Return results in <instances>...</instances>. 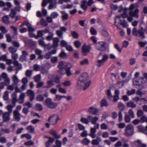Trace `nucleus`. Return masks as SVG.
<instances>
[{"mask_svg":"<svg viewBox=\"0 0 147 147\" xmlns=\"http://www.w3.org/2000/svg\"><path fill=\"white\" fill-rule=\"evenodd\" d=\"M88 77L87 74L83 73L79 77L77 83V87L79 89H81L84 86L83 90H85L90 86L91 83V81H88Z\"/></svg>","mask_w":147,"mask_h":147,"instance_id":"1","label":"nucleus"},{"mask_svg":"<svg viewBox=\"0 0 147 147\" xmlns=\"http://www.w3.org/2000/svg\"><path fill=\"white\" fill-rule=\"evenodd\" d=\"M128 10V8H125L123 10V12L121 14V17L125 18H127L128 21L131 22L133 20V17H134L136 18H138L139 10L138 9H136L134 11H130L129 13V15L130 16H128L127 14V11Z\"/></svg>","mask_w":147,"mask_h":147,"instance_id":"2","label":"nucleus"},{"mask_svg":"<svg viewBox=\"0 0 147 147\" xmlns=\"http://www.w3.org/2000/svg\"><path fill=\"white\" fill-rule=\"evenodd\" d=\"M145 30L142 27L138 30L136 28L134 27L132 29V34L134 36H138L141 38H144L145 37Z\"/></svg>","mask_w":147,"mask_h":147,"instance_id":"3","label":"nucleus"},{"mask_svg":"<svg viewBox=\"0 0 147 147\" xmlns=\"http://www.w3.org/2000/svg\"><path fill=\"white\" fill-rule=\"evenodd\" d=\"M101 56L102 57V59H100L98 60L96 62V65L99 67H100L103 65L109 58L108 55L106 54L102 55L101 53L99 55L98 58Z\"/></svg>","mask_w":147,"mask_h":147,"instance_id":"4","label":"nucleus"},{"mask_svg":"<svg viewBox=\"0 0 147 147\" xmlns=\"http://www.w3.org/2000/svg\"><path fill=\"white\" fill-rule=\"evenodd\" d=\"M125 134L127 136L133 134L134 129L133 125L131 124H128L125 128Z\"/></svg>","mask_w":147,"mask_h":147,"instance_id":"5","label":"nucleus"},{"mask_svg":"<svg viewBox=\"0 0 147 147\" xmlns=\"http://www.w3.org/2000/svg\"><path fill=\"white\" fill-rule=\"evenodd\" d=\"M106 43L103 42H99L95 45V48L98 50L104 51L106 50L105 46Z\"/></svg>","mask_w":147,"mask_h":147,"instance_id":"6","label":"nucleus"},{"mask_svg":"<svg viewBox=\"0 0 147 147\" xmlns=\"http://www.w3.org/2000/svg\"><path fill=\"white\" fill-rule=\"evenodd\" d=\"M69 65L68 63H64L62 61H60L59 62L58 67L61 70V71H59V73L61 75H63L64 73L63 72V70L64 69H66L67 67Z\"/></svg>","mask_w":147,"mask_h":147,"instance_id":"7","label":"nucleus"},{"mask_svg":"<svg viewBox=\"0 0 147 147\" xmlns=\"http://www.w3.org/2000/svg\"><path fill=\"white\" fill-rule=\"evenodd\" d=\"M91 47L89 45L84 44L82 48V53L83 55L86 56L90 52Z\"/></svg>","mask_w":147,"mask_h":147,"instance_id":"8","label":"nucleus"},{"mask_svg":"<svg viewBox=\"0 0 147 147\" xmlns=\"http://www.w3.org/2000/svg\"><path fill=\"white\" fill-rule=\"evenodd\" d=\"M59 119V117L53 116L49 118L48 121L51 122L52 125H54L57 123L58 120Z\"/></svg>","mask_w":147,"mask_h":147,"instance_id":"9","label":"nucleus"},{"mask_svg":"<svg viewBox=\"0 0 147 147\" xmlns=\"http://www.w3.org/2000/svg\"><path fill=\"white\" fill-rule=\"evenodd\" d=\"M13 118L16 121H19L20 119L21 114L17 110H14L13 112Z\"/></svg>","mask_w":147,"mask_h":147,"instance_id":"10","label":"nucleus"},{"mask_svg":"<svg viewBox=\"0 0 147 147\" xmlns=\"http://www.w3.org/2000/svg\"><path fill=\"white\" fill-rule=\"evenodd\" d=\"M11 114L9 113L5 112L3 114V121L6 122L8 121L10 119V116Z\"/></svg>","mask_w":147,"mask_h":147,"instance_id":"11","label":"nucleus"},{"mask_svg":"<svg viewBox=\"0 0 147 147\" xmlns=\"http://www.w3.org/2000/svg\"><path fill=\"white\" fill-rule=\"evenodd\" d=\"M27 96H29L30 99L31 101L33 100L35 97V93L34 92L31 90H28L26 92Z\"/></svg>","mask_w":147,"mask_h":147,"instance_id":"12","label":"nucleus"},{"mask_svg":"<svg viewBox=\"0 0 147 147\" xmlns=\"http://www.w3.org/2000/svg\"><path fill=\"white\" fill-rule=\"evenodd\" d=\"M49 32V30L48 29H45L44 30H40L38 31L37 36H36L35 38L37 39L38 37H41L44 34Z\"/></svg>","mask_w":147,"mask_h":147,"instance_id":"13","label":"nucleus"},{"mask_svg":"<svg viewBox=\"0 0 147 147\" xmlns=\"http://www.w3.org/2000/svg\"><path fill=\"white\" fill-rule=\"evenodd\" d=\"M98 111V109L92 107H91L89 108L88 111L89 113L92 115L96 114Z\"/></svg>","mask_w":147,"mask_h":147,"instance_id":"14","label":"nucleus"},{"mask_svg":"<svg viewBox=\"0 0 147 147\" xmlns=\"http://www.w3.org/2000/svg\"><path fill=\"white\" fill-rule=\"evenodd\" d=\"M92 117V116L90 115L87 117V118L84 117H82L80 119V121L84 123L88 124L89 121L91 120Z\"/></svg>","mask_w":147,"mask_h":147,"instance_id":"15","label":"nucleus"},{"mask_svg":"<svg viewBox=\"0 0 147 147\" xmlns=\"http://www.w3.org/2000/svg\"><path fill=\"white\" fill-rule=\"evenodd\" d=\"M81 7L82 9L84 11L87 10L88 8L87 0H83L81 2Z\"/></svg>","mask_w":147,"mask_h":147,"instance_id":"16","label":"nucleus"},{"mask_svg":"<svg viewBox=\"0 0 147 147\" xmlns=\"http://www.w3.org/2000/svg\"><path fill=\"white\" fill-rule=\"evenodd\" d=\"M140 73L139 72H136L135 74V78L133 79V84H137L139 82V80H138V76L140 75Z\"/></svg>","mask_w":147,"mask_h":147,"instance_id":"17","label":"nucleus"},{"mask_svg":"<svg viewBox=\"0 0 147 147\" xmlns=\"http://www.w3.org/2000/svg\"><path fill=\"white\" fill-rule=\"evenodd\" d=\"M101 141V138L99 137H96V139H94L92 141V144L95 145H98Z\"/></svg>","mask_w":147,"mask_h":147,"instance_id":"18","label":"nucleus"},{"mask_svg":"<svg viewBox=\"0 0 147 147\" xmlns=\"http://www.w3.org/2000/svg\"><path fill=\"white\" fill-rule=\"evenodd\" d=\"M56 1L55 0L54 2L53 0L50 3V4L49 6V9H54L56 7Z\"/></svg>","mask_w":147,"mask_h":147,"instance_id":"19","label":"nucleus"},{"mask_svg":"<svg viewBox=\"0 0 147 147\" xmlns=\"http://www.w3.org/2000/svg\"><path fill=\"white\" fill-rule=\"evenodd\" d=\"M49 138V140L45 143L46 147H50L54 141V139L53 138L51 137Z\"/></svg>","mask_w":147,"mask_h":147,"instance_id":"20","label":"nucleus"},{"mask_svg":"<svg viewBox=\"0 0 147 147\" xmlns=\"http://www.w3.org/2000/svg\"><path fill=\"white\" fill-rule=\"evenodd\" d=\"M139 83L136 84H134V85H140L142 84H144L147 82V80L145 79V78L142 77H140L138 79Z\"/></svg>","mask_w":147,"mask_h":147,"instance_id":"21","label":"nucleus"},{"mask_svg":"<svg viewBox=\"0 0 147 147\" xmlns=\"http://www.w3.org/2000/svg\"><path fill=\"white\" fill-rule=\"evenodd\" d=\"M96 131L94 130L93 128H91L90 133L88 134V135L91 137L92 138H94L96 137Z\"/></svg>","mask_w":147,"mask_h":147,"instance_id":"22","label":"nucleus"},{"mask_svg":"<svg viewBox=\"0 0 147 147\" xmlns=\"http://www.w3.org/2000/svg\"><path fill=\"white\" fill-rule=\"evenodd\" d=\"M59 41V39L58 38H55L53 40V47L54 48H56L58 47V43Z\"/></svg>","mask_w":147,"mask_h":147,"instance_id":"23","label":"nucleus"},{"mask_svg":"<svg viewBox=\"0 0 147 147\" xmlns=\"http://www.w3.org/2000/svg\"><path fill=\"white\" fill-rule=\"evenodd\" d=\"M25 96V95L24 93H22L20 94L19 98L18 100L19 103L22 104L24 102Z\"/></svg>","mask_w":147,"mask_h":147,"instance_id":"24","label":"nucleus"},{"mask_svg":"<svg viewBox=\"0 0 147 147\" xmlns=\"http://www.w3.org/2000/svg\"><path fill=\"white\" fill-rule=\"evenodd\" d=\"M12 98V104H16V103L17 101V95L16 93L14 92L13 94L11 96Z\"/></svg>","mask_w":147,"mask_h":147,"instance_id":"25","label":"nucleus"},{"mask_svg":"<svg viewBox=\"0 0 147 147\" xmlns=\"http://www.w3.org/2000/svg\"><path fill=\"white\" fill-rule=\"evenodd\" d=\"M12 79L14 85L17 86L18 83L20 82V80L17 76L16 75L13 76L12 77Z\"/></svg>","mask_w":147,"mask_h":147,"instance_id":"26","label":"nucleus"},{"mask_svg":"<svg viewBox=\"0 0 147 147\" xmlns=\"http://www.w3.org/2000/svg\"><path fill=\"white\" fill-rule=\"evenodd\" d=\"M117 16V19H118L121 22V24L122 25L123 27H125L127 26H128V25L127 24V23L125 20H124L123 22H121L120 18L121 17V16Z\"/></svg>","mask_w":147,"mask_h":147,"instance_id":"27","label":"nucleus"},{"mask_svg":"<svg viewBox=\"0 0 147 147\" xmlns=\"http://www.w3.org/2000/svg\"><path fill=\"white\" fill-rule=\"evenodd\" d=\"M13 64L15 66L17 67V69H18L19 70H20L22 68V65L20 64L17 61H13Z\"/></svg>","mask_w":147,"mask_h":147,"instance_id":"28","label":"nucleus"},{"mask_svg":"<svg viewBox=\"0 0 147 147\" xmlns=\"http://www.w3.org/2000/svg\"><path fill=\"white\" fill-rule=\"evenodd\" d=\"M13 105H9L6 107V108L8 110L7 113L11 114L12 112V108L15 106V104H12Z\"/></svg>","mask_w":147,"mask_h":147,"instance_id":"29","label":"nucleus"},{"mask_svg":"<svg viewBox=\"0 0 147 147\" xmlns=\"http://www.w3.org/2000/svg\"><path fill=\"white\" fill-rule=\"evenodd\" d=\"M26 129L32 133H34L35 132V129L31 125H29L27 126L26 127Z\"/></svg>","mask_w":147,"mask_h":147,"instance_id":"30","label":"nucleus"},{"mask_svg":"<svg viewBox=\"0 0 147 147\" xmlns=\"http://www.w3.org/2000/svg\"><path fill=\"white\" fill-rule=\"evenodd\" d=\"M101 107H107L108 106V103L107 100L105 99L102 100L100 102Z\"/></svg>","mask_w":147,"mask_h":147,"instance_id":"31","label":"nucleus"},{"mask_svg":"<svg viewBox=\"0 0 147 147\" xmlns=\"http://www.w3.org/2000/svg\"><path fill=\"white\" fill-rule=\"evenodd\" d=\"M127 106L128 107H131L132 108H135L136 106V105L132 101L128 102L127 103Z\"/></svg>","mask_w":147,"mask_h":147,"instance_id":"32","label":"nucleus"},{"mask_svg":"<svg viewBox=\"0 0 147 147\" xmlns=\"http://www.w3.org/2000/svg\"><path fill=\"white\" fill-rule=\"evenodd\" d=\"M61 13L62 15V18L63 20H67L68 17V15L64 11H62Z\"/></svg>","mask_w":147,"mask_h":147,"instance_id":"33","label":"nucleus"},{"mask_svg":"<svg viewBox=\"0 0 147 147\" xmlns=\"http://www.w3.org/2000/svg\"><path fill=\"white\" fill-rule=\"evenodd\" d=\"M51 134L55 138L59 139L61 138V136L59 135H58L55 131H52L51 132Z\"/></svg>","mask_w":147,"mask_h":147,"instance_id":"34","label":"nucleus"},{"mask_svg":"<svg viewBox=\"0 0 147 147\" xmlns=\"http://www.w3.org/2000/svg\"><path fill=\"white\" fill-rule=\"evenodd\" d=\"M98 119V117L97 116H95L93 117H92L90 121L92 124L94 125L96 123Z\"/></svg>","mask_w":147,"mask_h":147,"instance_id":"35","label":"nucleus"},{"mask_svg":"<svg viewBox=\"0 0 147 147\" xmlns=\"http://www.w3.org/2000/svg\"><path fill=\"white\" fill-rule=\"evenodd\" d=\"M9 51L10 53L12 54L16 53L17 51V49L11 46L9 47Z\"/></svg>","mask_w":147,"mask_h":147,"instance_id":"36","label":"nucleus"},{"mask_svg":"<svg viewBox=\"0 0 147 147\" xmlns=\"http://www.w3.org/2000/svg\"><path fill=\"white\" fill-rule=\"evenodd\" d=\"M118 107L121 111H122L124 109L125 106L123 103L119 102L118 104Z\"/></svg>","mask_w":147,"mask_h":147,"instance_id":"37","label":"nucleus"},{"mask_svg":"<svg viewBox=\"0 0 147 147\" xmlns=\"http://www.w3.org/2000/svg\"><path fill=\"white\" fill-rule=\"evenodd\" d=\"M44 100V97L41 94H39L37 96L36 100L38 101H42Z\"/></svg>","mask_w":147,"mask_h":147,"instance_id":"38","label":"nucleus"},{"mask_svg":"<svg viewBox=\"0 0 147 147\" xmlns=\"http://www.w3.org/2000/svg\"><path fill=\"white\" fill-rule=\"evenodd\" d=\"M2 21L3 23L8 24L9 22V18L7 16H6L3 17L2 18Z\"/></svg>","mask_w":147,"mask_h":147,"instance_id":"39","label":"nucleus"},{"mask_svg":"<svg viewBox=\"0 0 147 147\" xmlns=\"http://www.w3.org/2000/svg\"><path fill=\"white\" fill-rule=\"evenodd\" d=\"M49 35L46 36V38L47 40L49 41H50L52 40L54 34L52 32H49Z\"/></svg>","mask_w":147,"mask_h":147,"instance_id":"40","label":"nucleus"},{"mask_svg":"<svg viewBox=\"0 0 147 147\" xmlns=\"http://www.w3.org/2000/svg\"><path fill=\"white\" fill-rule=\"evenodd\" d=\"M42 39H39V45L43 47H44V46H47L45 42L43 41V40L44 39V37H42Z\"/></svg>","mask_w":147,"mask_h":147,"instance_id":"41","label":"nucleus"},{"mask_svg":"<svg viewBox=\"0 0 147 147\" xmlns=\"http://www.w3.org/2000/svg\"><path fill=\"white\" fill-rule=\"evenodd\" d=\"M12 59L13 61H16L17 59L18 58V55L17 53H14L12 54L11 56Z\"/></svg>","mask_w":147,"mask_h":147,"instance_id":"42","label":"nucleus"},{"mask_svg":"<svg viewBox=\"0 0 147 147\" xmlns=\"http://www.w3.org/2000/svg\"><path fill=\"white\" fill-rule=\"evenodd\" d=\"M90 141L87 138L84 139L82 141V144L86 145H88L90 143Z\"/></svg>","mask_w":147,"mask_h":147,"instance_id":"43","label":"nucleus"},{"mask_svg":"<svg viewBox=\"0 0 147 147\" xmlns=\"http://www.w3.org/2000/svg\"><path fill=\"white\" fill-rule=\"evenodd\" d=\"M65 69H66V74L67 76H69L71 75L72 74L70 71V67L67 66V68Z\"/></svg>","mask_w":147,"mask_h":147,"instance_id":"44","label":"nucleus"},{"mask_svg":"<svg viewBox=\"0 0 147 147\" xmlns=\"http://www.w3.org/2000/svg\"><path fill=\"white\" fill-rule=\"evenodd\" d=\"M53 0H43L42 3V6L45 7L47 5L48 3H50Z\"/></svg>","mask_w":147,"mask_h":147,"instance_id":"45","label":"nucleus"},{"mask_svg":"<svg viewBox=\"0 0 147 147\" xmlns=\"http://www.w3.org/2000/svg\"><path fill=\"white\" fill-rule=\"evenodd\" d=\"M56 145H54L53 147H61L62 143L59 140H56L55 142Z\"/></svg>","mask_w":147,"mask_h":147,"instance_id":"46","label":"nucleus"},{"mask_svg":"<svg viewBox=\"0 0 147 147\" xmlns=\"http://www.w3.org/2000/svg\"><path fill=\"white\" fill-rule=\"evenodd\" d=\"M16 14V12L15 10L13 9H11L9 14L10 16L12 18H13L15 17Z\"/></svg>","mask_w":147,"mask_h":147,"instance_id":"47","label":"nucleus"},{"mask_svg":"<svg viewBox=\"0 0 147 147\" xmlns=\"http://www.w3.org/2000/svg\"><path fill=\"white\" fill-rule=\"evenodd\" d=\"M8 92L6 91L3 95V99L4 100H8L9 99Z\"/></svg>","mask_w":147,"mask_h":147,"instance_id":"48","label":"nucleus"},{"mask_svg":"<svg viewBox=\"0 0 147 147\" xmlns=\"http://www.w3.org/2000/svg\"><path fill=\"white\" fill-rule=\"evenodd\" d=\"M52 102V100L50 98H47L45 101V105L47 106H50L49 105L51 102Z\"/></svg>","mask_w":147,"mask_h":147,"instance_id":"49","label":"nucleus"},{"mask_svg":"<svg viewBox=\"0 0 147 147\" xmlns=\"http://www.w3.org/2000/svg\"><path fill=\"white\" fill-rule=\"evenodd\" d=\"M35 82H37L39 81L41 79V76L40 74H38L35 76L34 78Z\"/></svg>","mask_w":147,"mask_h":147,"instance_id":"50","label":"nucleus"},{"mask_svg":"<svg viewBox=\"0 0 147 147\" xmlns=\"http://www.w3.org/2000/svg\"><path fill=\"white\" fill-rule=\"evenodd\" d=\"M47 85L46 86L47 88H50L54 85L53 82L51 80H49L47 82Z\"/></svg>","mask_w":147,"mask_h":147,"instance_id":"51","label":"nucleus"},{"mask_svg":"<svg viewBox=\"0 0 147 147\" xmlns=\"http://www.w3.org/2000/svg\"><path fill=\"white\" fill-rule=\"evenodd\" d=\"M40 24L41 25L46 26L48 25V24L46 21L44 19H41L40 21Z\"/></svg>","mask_w":147,"mask_h":147,"instance_id":"52","label":"nucleus"},{"mask_svg":"<svg viewBox=\"0 0 147 147\" xmlns=\"http://www.w3.org/2000/svg\"><path fill=\"white\" fill-rule=\"evenodd\" d=\"M34 70L36 71H40L41 67L40 65L37 64H35L33 66Z\"/></svg>","mask_w":147,"mask_h":147,"instance_id":"53","label":"nucleus"},{"mask_svg":"<svg viewBox=\"0 0 147 147\" xmlns=\"http://www.w3.org/2000/svg\"><path fill=\"white\" fill-rule=\"evenodd\" d=\"M58 13L57 12H54L51 13L50 16L53 19H55L58 17Z\"/></svg>","mask_w":147,"mask_h":147,"instance_id":"54","label":"nucleus"},{"mask_svg":"<svg viewBox=\"0 0 147 147\" xmlns=\"http://www.w3.org/2000/svg\"><path fill=\"white\" fill-rule=\"evenodd\" d=\"M1 132H3L5 134H9L10 133V129L8 128L3 129L1 128L0 130Z\"/></svg>","mask_w":147,"mask_h":147,"instance_id":"55","label":"nucleus"},{"mask_svg":"<svg viewBox=\"0 0 147 147\" xmlns=\"http://www.w3.org/2000/svg\"><path fill=\"white\" fill-rule=\"evenodd\" d=\"M56 33L57 35L60 38H63V32L61 30H57L56 32Z\"/></svg>","mask_w":147,"mask_h":147,"instance_id":"56","label":"nucleus"},{"mask_svg":"<svg viewBox=\"0 0 147 147\" xmlns=\"http://www.w3.org/2000/svg\"><path fill=\"white\" fill-rule=\"evenodd\" d=\"M0 30L3 34L7 33L8 31V30L3 26H0Z\"/></svg>","mask_w":147,"mask_h":147,"instance_id":"57","label":"nucleus"},{"mask_svg":"<svg viewBox=\"0 0 147 147\" xmlns=\"http://www.w3.org/2000/svg\"><path fill=\"white\" fill-rule=\"evenodd\" d=\"M90 32L92 35H96L97 33L96 30L93 27H91L90 29Z\"/></svg>","mask_w":147,"mask_h":147,"instance_id":"58","label":"nucleus"},{"mask_svg":"<svg viewBox=\"0 0 147 147\" xmlns=\"http://www.w3.org/2000/svg\"><path fill=\"white\" fill-rule=\"evenodd\" d=\"M136 90L135 89H132L131 90H128L127 92V94L128 96H130L135 93Z\"/></svg>","mask_w":147,"mask_h":147,"instance_id":"59","label":"nucleus"},{"mask_svg":"<svg viewBox=\"0 0 147 147\" xmlns=\"http://www.w3.org/2000/svg\"><path fill=\"white\" fill-rule=\"evenodd\" d=\"M34 144V142L31 140L26 142L24 143V144L28 146L33 145Z\"/></svg>","mask_w":147,"mask_h":147,"instance_id":"60","label":"nucleus"},{"mask_svg":"<svg viewBox=\"0 0 147 147\" xmlns=\"http://www.w3.org/2000/svg\"><path fill=\"white\" fill-rule=\"evenodd\" d=\"M102 35L105 37H108L109 35V33L107 31L102 30L101 31Z\"/></svg>","mask_w":147,"mask_h":147,"instance_id":"61","label":"nucleus"},{"mask_svg":"<svg viewBox=\"0 0 147 147\" xmlns=\"http://www.w3.org/2000/svg\"><path fill=\"white\" fill-rule=\"evenodd\" d=\"M124 119L126 123H129L131 121L130 118L128 115H125Z\"/></svg>","mask_w":147,"mask_h":147,"instance_id":"62","label":"nucleus"},{"mask_svg":"<svg viewBox=\"0 0 147 147\" xmlns=\"http://www.w3.org/2000/svg\"><path fill=\"white\" fill-rule=\"evenodd\" d=\"M35 107L39 111L42 110L43 109L42 105L39 104H36L35 105Z\"/></svg>","mask_w":147,"mask_h":147,"instance_id":"63","label":"nucleus"},{"mask_svg":"<svg viewBox=\"0 0 147 147\" xmlns=\"http://www.w3.org/2000/svg\"><path fill=\"white\" fill-rule=\"evenodd\" d=\"M140 120L142 121V123L145 122L147 123V117L145 115H143L141 117Z\"/></svg>","mask_w":147,"mask_h":147,"instance_id":"64","label":"nucleus"}]
</instances>
